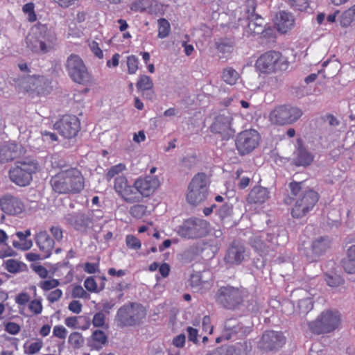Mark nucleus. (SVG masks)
Segmentation results:
<instances>
[{
  "label": "nucleus",
  "mask_w": 355,
  "mask_h": 355,
  "mask_svg": "<svg viewBox=\"0 0 355 355\" xmlns=\"http://www.w3.org/2000/svg\"><path fill=\"white\" fill-rule=\"evenodd\" d=\"M354 20H355V4L343 12L340 22L344 26H347Z\"/></svg>",
  "instance_id": "obj_46"
},
{
  "label": "nucleus",
  "mask_w": 355,
  "mask_h": 355,
  "mask_svg": "<svg viewBox=\"0 0 355 355\" xmlns=\"http://www.w3.org/2000/svg\"><path fill=\"white\" fill-rule=\"evenodd\" d=\"M64 324L73 329L85 331L90 327L91 319L86 315L69 316L64 319Z\"/></svg>",
  "instance_id": "obj_24"
},
{
  "label": "nucleus",
  "mask_w": 355,
  "mask_h": 355,
  "mask_svg": "<svg viewBox=\"0 0 355 355\" xmlns=\"http://www.w3.org/2000/svg\"><path fill=\"white\" fill-rule=\"evenodd\" d=\"M288 5L293 9L304 11L309 6V0H287Z\"/></svg>",
  "instance_id": "obj_56"
},
{
  "label": "nucleus",
  "mask_w": 355,
  "mask_h": 355,
  "mask_svg": "<svg viewBox=\"0 0 355 355\" xmlns=\"http://www.w3.org/2000/svg\"><path fill=\"white\" fill-rule=\"evenodd\" d=\"M302 111L291 105H280L272 109L268 115L270 123L276 125H286L294 123L302 116Z\"/></svg>",
  "instance_id": "obj_11"
},
{
  "label": "nucleus",
  "mask_w": 355,
  "mask_h": 355,
  "mask_svg": "<svg viewBox=\"0 0 355 355\" xmlns=\"http://www.w3.org/2000/svg\"><path fill=\"white\" fill-rule=\"evenodd\" d=\"M114 191L126 203L135 204L143 201L139 189L134 182L130 184L126 176H119L114 180Z\"/></svg>",
  "instance_id": "obj_14"
},
{
  "label": "nucleus",
  "mask_w": 355,
  "mask_h": 355,
  "mask_svg": "<svg viewBox=\"0 0 355 355\" xmlns=\"http://www.w3.org/2000/svg\"><path fill=\"white\" fill-rule=\"evenodd\" d=\"M245 255L244 245L239 241H234L227 250L225 261L232 265H239L244 260Z\"/></svg>",
  "instance_id": "obj_22"
},
{
  "label": "nucleus",
  "mask_w": 355,
  "mask_h": 355,
  "mask_svg": "<svg viewBox=\"0 0 355 355\" xmlns=\"http://www.w3.org/2000/svg\"><path fill=\"white\" fill-rule=\"evenodd\" d=\"M231 120L227 116L219 114L215 117L210 126V130L214 134H227L230 130Z\"/></svg>",
  "instance_id": "obj_26"
},
{
  "label": "nucleus",
  "mask_w": 355,
  "mask_h": 355,
  "mask_svg": "<svg viewBox=\"0 0 355 355\" xmlns=\"http://www.w3.org/2000/svg\"><path fill=\"white\" fill-rule=\"evenodd\" d=\"M342 266L346 272L355 273V245L348 248L347 257L342 261Z\"/></svg>",
  "instance_id": "obj_31"
},
{
  "label": "nucleus",
  "mask_w": 355,
  "mask_h": 355,
  "mask_svg": "<svg viewBox=\"0 0 355 355\" xmlns=\"http://www.w3.org/2000/svg\"><path fill=\"white\" fill-rule=\"evenodd\" d=\"M22 11L24 14L27 15V20L33 23L37 20V15L35 12V5L33 3L30 2L24 4L22 7Z\"/></svg>",
  "instance_id": "obj_50"
},
{
  "label": "nucleus",
  "mask_w": 355,
  "mask_h": 355,
  "mask_svg": "<svg viewBox=\"0 0 355 355\" xmlns=\"http://www.w3.org/2000/svg\"><path fill=\"white\" fill-rule=\"evenodd\" d=\"M215 300L224 309L235 310L244 301V291L230 285L220 286L215 294Z\"/></svg>",
  "instance_id": "obj_7"
},
{
  "label": "nucleus",
  "mask_w": 355,
  "mask_h": 355,
  "mask_svg": "<svg viewBox=\"0 0 355 355\" xmlns=\"http://www.w3.org/2000/svg\"><path fill=\"white\" fill-rule=\"evenodd\" d=\"M66 70L71 79L78 84L86 85L92 81V76L83 60L76 54L70 55L66 61Z\"/></svg>",
  "instance_id": "obj_13"
},
{
  "label": "nucleus",
  "mask_w": 355,
  "mask_h": 355,
  "mask_svg": "<svg viewBox=\"0 0 355 355\" xmlns=\"http://www.w3.org/2000/svg\"><path fill=\"white\" fill-rule=\"evenodd\" d=\"M71 296L74 298L86 299L88 297V294L81 286L76 285L72 289Z\"/></svg>",
  "instance_id": "obj_63"
},
{
  "label": "nucleus",
  "mask_w": 355,
  "mask_h": 355,
  "mask_svg": "<svg viewBox=\"0 0 355 355\" xmlns=\"http://www.w3.org/2000/svg\"><path fill=\"white\" fill-rule=\"evenodd\" d=\"M135 182L143 200L152 196L159 187V180L155 176L139 177Z\"/></svg>",
  "instance_id": "obj_21"
},
{
  "label": "nucleus",
  "mask_w": 355,
  "mask_h": 355,
  "mask_svg": "<svg viewBox=\"0 0 355 355\" xmlns=\"http://www.w3.org/2000/svg\"><path fill=\"white\" fill-rule=\"evenodd\" d=\"M257 69L263 73L286 70L288 62L279 51H269L259 56L256 62Z\"/></svg>",
  "instance_id": "obj_9"
},
{
  "label": "nucleus",
  "mask_w": 355,
  "mask_h": 355,
  "mask_svg": "<svg viewBox=\"0 0 355 355\" xmlns=\"http://www.w3.org/2000/svg\"><path fill=\"white\" fill-rule=\"evenodd\" d=\"M291 193L284 199L286 205H293L291 215L300 219L306 216L318 204L320 195L313 189L303 187V182L293 181L289 183Z\"/></svg>",
  "instance_id": "obj_1"
},
{
  "label": "nucleus",
  "mask_w": 355,
  "mask_h": 355,
  "mask_svg": "<svg viewBox=\"0 0 355 355\" xmlns=\"http://www.w3.org/2000/svg\"><path fill=\"white\" fill-rule=\"evenodd\" d=\"M327 284L331 287H336L343 283V279L339 275H327L325 277Z\"/></svg>",
  "instance_id": "obj_64"
},
{
  "label": "nucleus",
  "mask_w": 355,
  "mask_h": 355,
  "mask_svg": "<svg viewBox=\"0 0 355 355\" xmlns=\"http://www.w3.org/2000/svg\"><path fill=\"white\" fill-rule=\"evenodd\" d=\"M243 327L236 320H228L225 323L224 335L227 340L233 338L234 336L239 334Z\"/></svg>",
  "instance_id": "obj_32"
},
{
  "label": "nucleus",
  "mask_w": 355,
  "mask_h": 355,
  "mask_svg": "<svg viewBox=\"0 0 355 355\" xmlns=\"http://www.w3.org/2000/svg\"><path fill=\"white\" fill-rule=\"evenodd\" d=\"M92 345L101 349L107 342V337L101 330H95L92 334Z\"/></svg>",
  "instance_id": "obj_40"
},
{
  "label": "nucleus",
  "mask_w": 355,
  "mask_h": 355,
  "mask_svg": "<svg viewBox=\"0 0 355 355\" xmlns=\"http://www.w3.org/2000/svg\"><path fill=\"white\" fill-rule=\"evenodd\" d=\"M270 197V192L262 187H255L248 195V202L254 204L265 202Z\"/></svg>",
  "instance_id": "obj_29"
},
{
  "label": "nucleus",
  "mask_w": 355,
  "mask_h": 355,
  "mask_svg": "<svg viewBox=\"0 0 355 355\" xmlns=\"http://www.w3.org/2000/svg\"><path fill=\"white\" fill-rule=\"evenodd\" d=\"M157 37L160 39H164L168 37L171 32V25L168 21L165 18H160L157 20Z\"/></svg>",
  "instance_id": "obj_43"
},
{
  "label": "nucleus",
  "mask_w": 355,
  "mask_h": 355,
  "mask_svg": "<svg viewBox=\"0 0 355 355\" xmlns=\"http://www.w3.org/2000/svg\"><path fill=\"white\" fill-rule=\"evenodd\" d=\"M8 237L5 231L0 229V243L6 244V249L0 252V257H12L15 255V252L10 247L8 246L6 241Z\"/></svg>",
  "instance_id": "obj_45"
},
{
  "label": "nucleus",
  "mask_w": 355,
  "mask_h": 355,
  "mask_svg": "<svg viewBox=\"0 0 355 355\" xmlns=\"http://www.w3.org/2000/svg\"><path fill=\"white\" fill-rule=\"evenodd\" d=\"M311 242L314 253L315 254V259H317V258L319 257L326 250L327 244L322 237L315 239Z\"/></svg>",
  "instance_id": "obj_49"
},
{
  "label": "nucleus",
  "mask_w": 355,
  "mask_h": 355,
  "mask_svg": "<svg viewBox=\"0 0 355 355\" xmlns=\"http://www.w3.org/2000/svg\"><path fill=\"white\" fill-rule=\"evenodd\" d=\"M56 34L46 26L29 33L26 38L27 46L37 53H46L53 50L57 44Z\"/></svg>",
  "instance_id": "obj_3"
},
{
  "label": "nucleus",
  "mask_w": 355,
  "mask_h": 355,
  "mask_svg": "<svg viewBox=\"0 0 355 355\" xmlns=\"http://www.w3.org/2000/svg\"><path fill=\"white\" fill-rule=\"evenodd\" d=\"M44 347V342L41 338H35L28 340L24 344V352L26 355L38 354Z\"/></svg>",
  "instance_id": "obj_30"
},
{
  "label": "nucleus",
  "mask_w": 355,
  "mask_h": 355,
  "mask_svg": "<svg viewBox=\"0 0 355 355\" xmlns=\"http://www.w3.org/2000/svg\"><path fill=\"white\" fill-rule=\"evenodd\" d=\"M38 170V163L32 159L25 158L17 161L8 173L10 180L16 185L26 187L30 184L33 180V174Z\"/></svg>",
  "instance_id": "obj_5"
},
{
  "label": "nucleus",
  "mask_w": 355,
  "mask_h": 355,
  "mask_svg": "<svg viewBox=\"0 0 355 355\" xmlns=\"http://www.w3.org/2000/svg\"><path fill=\"white\" fill-rule=\"evenodd\" d=\"M15 234L19 241H12V245L15 248L26 251L32 248L33 241L29 238L31 235V230L28 229L24 232L19 231Z\"/></svg>",
  "instance_id": "obj_28"
},
{
  "label": "nucleus",
  "mask_w": 355,
  "mask_h": 355,
  "mask_svg": "<svg viewBox=\"0 0 355 355\" xmlns=\"http://www.w3.org/2000/svg\"><path fill=\"white\" fill-rule=\"evenodd\" d=\"M62 295V291L56 288L46 295V300L49 303L53 304L60 300Z\"/></svg>",
  "instance_id": "obj_59"
},
{
  "label": "nucleus",
  "mask_w": 355,
  "mask_h": 355,
  "mask_svg": "<svg viewBox=\"0 0 355 355\" xmlns=\"http://www.w3.org/2000/svg\"><path fill=\"white\" fill-rule=\"evenodd\" d=\"M28 309L33 315H38L41 314L43 311L42 299L38 298L31 300L28 302Z\"/></svg>",
  "instance_id": "obj_48"
},
{
  "label": "nucleus",
  "mask_w": 355,
  "mask_h": 355,
  "mask_svg": "<svg viewBox=\"0 0 355 355\" xmlns=\"http://www.w3.org/2000/svg\"><path fill=\"white\" fill-rule=\"evenodd\" d=\"M26 153L21 144L7 141L0 146V163L4 164L20 158Z\"/></svg>",
  "instance_id": "obj_20"
},
{
  "label": "nucleus",
  "mask_w": 355,
  "mask_h": 355,
  "mask_svg": "<svg viewBox=\"0 0 355 355\" xmlns=\"http://www.w3.org/2000/svg\"><path fill=\"white\" fill-rule=\"evenodd\" d=\"M69 344L74 349L80 348L84 344V338L79 332H72L69 336Z\"/></svg>",
  "instance_id": "obj_47"
},
{
  "label": "nucleus",
  "mask_w": 355,
  "mask_h": 355,
  "mask_svg": "<svg viewBox=\"0 0 355 355\" xmlns=\"http://www.w3.org/2000/svg\"><path fill=\"white\" fill-rule=\"evenodd\" d=\"M233 206L231 204L223 205L217 211V214L221 220L228 218L232 215Z\"/></svg>",
  "instance_id": "obj_57"
},
{
  "label": "nucleus",
  "mask_w": 355,
  "mask_h": 355,
  "mask_svg": "<svg viewBox=\"0 0 355 355\" xmlns=\"http://www.w3.org/2000/svg\"><path fill=\"white\" fill-rule=\"evenodd\" d=\"M239 78V73L232 67H228L223 69L222 79L227 84L234 85L236 83Z\"/></svg>",
  "instance_id": "obj_38"
},
{
  "label": "nucleus",
  "mask_w": 355,
  "mask_h": 355,
  "mask_svg": "<svg viewBox=\"0 0 355 355\" xmlns=\"http://www.w3.org/2000/svg\"><path fill=\"white\" fill-rule=\"evenodd\" d=\"M299 250L300 254L306 258L307 261L313 262L316 261L315 254L314 253L313 248L312 247V242L311 241H304L302 243Z\"/></svg>",
  "instance_id": "obj_36"
},
{
  "label": "nucleus",
  "mask_w": 355,
  "mask_h": 355,
  "mask_svg": "<svg viewBox=\"0 0 355 355\" xmlns=\"http://www.w3.org/2000/svg\"><path fill=\"white\" fill-rule=\"evenodd\" d=\"M313 155L302 144H299L295 153L293 162L297 166H309L313 161Z\"/></svg>",
  "instance_id": "obj_25"
},
{
  "label": "nucleus",
  "mask_w": 355,
  "mask_h": 355,
  "mask_svg": "<svg viewBox=\"0 0 355 355\" xmlns=\"http://www.w3.org/2000/svg\"><path fill=\"white\" fill-rule=\"evenodd\" d=\"M153 0H135L130 5V10L134 12H143L150 8Z\"/></svg>",
  "instance_id": "obj_41"
},
{
  "label": "nucleus",
  "mask_w": 355,
  "mask_h": 355,
  "mask_svg": "<svg viewBox=\"0 0 355 355\" xmlns=\"http://www.w3.org/2000/svg\"><path fill=\"white\" fill-rule=\"evenodd\" d=\"M0 207L5 214L10 216L19 215L26 210L24 201L10 194L4 195L0 198Z\"/></svg>",
  "instance_id": "obj_19"
},
{
  "label": "nucleus",
  "mask_w": 355,
  "mask_h": 355,
  "mask_svg": "<svg viewBox=\"0 0 355 355\" xmlns=\"http://www.w3.org/2000/svg\"><path fill=\"white\" fill-rule=\"evenodd\" d=\"M93 214L91 211L69 213L64 217L67 224L77 231L85 232L93 225Z\"/></svg>",
  "instance_id": "obj_18"
},
{
  "label": "nucleus",
  "mask_w": 355,
  "mask_h": 355,
  "mask_svg": "<svg viewBox=\"0 0 355 355\" xmlns=\"http://www.w3.org/2000/svg\"><path fill=\"white\" fill-rule=\"evenodd\" d=\"M215 46L217 51L222 54L230 53L233 51L234 42L232 38H220L215 42Z\"/></svg>",
  "instance_id": "obj_33"
},
{
  "label": "nucleus",
  "mask_w": 355,
  "mask_h": 355,
  "mask_svg": "<svg viewBox=\"0 0 355 355\" xmlns=\"http://www.w3.org/2000/svg\"><path fill=\"white\" fill-rule=\"evenodd\" d=\"M294 18L292 15L285 11H281L277 16L276 26L279 32L286 33L294 26Z\"/></svg>",
  "instance_id": "obj_27"
},
{
  "label": "nucleus",
  "mask_w": 355,
  "mask_h": 355,
  "mask_svg": "<svg viewBox=\"0 0 355 355\" xmlns=\"http://www.w3.org/2000/svg\"><path fill=\"white\" fill-rule=\"evenodd\" d=\"M60 8L67 9L77 5L81 0H51Z\"/></svg>",
  "instance_id": "obj_61"
},
{
  "label": "nucleus",
  "mask_w": 355,
  "mask_h": 355,
  "mask_svg": "<svg viewBox=\"0 0 355 355\" xmlns=\"http://www.w3.org/2000/svg\"><path fill=\"white\" fill-rule=\"evenodd\" d=\"M35 241L41 255L48 258L51 254L55 245L53 239L46 230H40L35 234Z\"/></svg>",
  "instance_id": "obj_23"
},
{
  "label": "nucleus",
  "mask_w": 355,
  "mask_h": 355,
  "mask_svg": "<svg viewBox=\"0 0 355 355\" xmlns=\"http://www.w3.org/2000/svg\"><path fill=\"white\" fill-rule=\"evenodd\" d=\"M252 247L260 253H265L268 251V246L261 236H254L251 241Z\"/></svg>",
  "instance_id": "obj_52"
},
{
  "label": "nucleus",
  "mask_w": 355,
  "mask_h": 355,
  "mask_svg": "<svg viewBox=\"0 0 355 355\" xmlns=\"http://www.w3.org/2000/svg\"><path fill=\"white\" fill-rule=\"evenodd\" d=\"M153 86L154 84L152 78L150 76L145 74L140 75L136 83L137 91L141 93L142 95L144 94V92L146 91L152 90Z\"/></svg>",
  "instance_id": "obj_35"
},
{
  "label": "nucleus",
  "mask_w": 355,
  "mask_h": 355,
  "mask_svg": "<svg viewBox=\"0 0 355 355\" xmlns=\"http://www.w3.org/2000/svg\"><path fill=\"white\" fill-rule=\"evenodd\" d=\"M248 28L251 34L258 35L264 30L263 25V19L259 15H256L253 18L248 19Z\"/></svg>",
  "instance_id": "obj_34"
},
{
  "label": "nucleus",
  "mask_w": 355,
  "mask_h": 355,
  "mask_svg": "<svg viewBox=\"0 0 355 355\" xmlns=\"http://www.w3.org/2000/svg\"><path fill=\"white\" fill-rule=\"evenodd\" d=\"M340 315L337 311L327 310L322 311L313 321L308 324L312 334L320 335L334 331L340 324Z\"/></svg>",
  "instance_id": "obj_6"
},
{
  "label": "nucleus",
  "mask_w": 355,
  "mask_h": 355,
  "mask_svg": "<svg viewBox=\"0 0 355 355\" xmlns=\"http://www.w3.org/2000/svg\"><path fill=\"white\" fill-rule=\"evenodd\" d=\"M209 184L207 175L198 173L193 176L188 186L187 201L192 205H197L205 201L208 195Z\"/></svg>",
  "instance_id": "obj_8"
},
{
  "label": "nucleus",
  "mask_w": 355,
  "mask_h": 355,
  "mask_svg": "<svg viewBox=\"0 0 355 355\" xmlns=\"http://www.w3.org/2000/svg\"><path fill=\"white\" fill-rule=\"evenodd\" d=\"M125 243L129 248L139 250L141 247V243L139 239L132 234H128L125 237Z\"/></svg>",
  "instance_id": "obj_58"
},
{
  "label": "nucleus",
  "mask_w": 355,
  "mask_h": 355,
  "mask_svg": "<svg viewBox=\"0 0 355 355\" xmlns=\"http://www.w3.org/2000/svg\"><path fill=\"white\" fill-rule=\"evenodd\" d=\"M3 266L8 272L14 274L23 271L26 267L25 263L13 259L5 261Z\"/></svg>",
  "instance_id": "obj_37"
},
{
  "label": "nucleus",
  "mask_w": 355,
  "mask_h": 355,
  "mask_svg": "<svg viewBox=\"0 0 355 355\" xmlns=\"http://www.w3.org/2000/svg\"><path fill=\"white\" fill-rule=\"evenodd\" d=\"M297 306L302 313H307L313 308V302L311 298L306 297L298 301Z\"/></svg>",
  "instance_id": "obj_51"
},
{
  "label": "nucleus",
  "mask_w": 355,
  "mask_h": 355,
  "mask_svg": "<svg viewBox=\"0 0 355 355\" xmlns=\"http://www.w3.org/2000/svg\"><path fill=\"white\" fill-rule=\"evenodd\" d=\"M105 319L103 312H98L94 314L92 322L95 327H103L105 325Z\"/></svg>",
  "instance_id": "obj_60"
},
{
  "label": "nucleus",
  "mask_w": 355,
  "mask_h": 355,
  "mask_svg": "<svg viewBox=\"0 0 355 355\" xmlns=\"http://www.w3.org/2000/svg\"><path fill=\"white\" fill-rule=\"evenodd\" d=\"M19 92L28 94L31 97L46 96L51 92L50 82L44 76H27L16 82Z\"/></svg>",
  "instance_id": "obj_4"
},
{
  "label": "nucleus",
  "mask_w": 355,
  "mask_h": 355,
  "mask_svg": "<svg viewBox=\"0 0 355 355\" xmlns=\"http://www.w3.org/2000/svg\"><path fill=\"white\" fill-rule=\"evenodd\" d=\"M127 168L125 164L119 163L111 166L107 169L105 173V179L110 182L112 179L121 176L120 174L126 171ZM121 176H123V175Z\"/></svg>",
  "instance_id": "obj_39"
},
{
  "label": "nucleus",
  "mask_w": 355,
  "mask_h": 355,
  "mask_svg": "<svg viewBox=\"0 0 355 355\" xmlns=\"http://www.w3.org/2000/svg\"><path fill=\"white\" fill-rule=\"evenodd\" d=\"M261 136L254 130L249 129L241 131L236 137L235 145L240 155H245L252 153L259 145Z\"/></svg>",
  "instance_id": "obj_15"
},
{
  "label": "nucleus",
  "mask_w": 355,
  "mask_h": 355,
  "mask_svg": "<svg viewBox=\"0 0 355 355\" xmlns=\"http://www.w3.org/2000/svg\"><path fill=\"white\" fill-rule=\"evenodd\" d=\"M84 286L87 291L91 293H98L104 288V285L101 286L100 289L98 288L97 283L93 277H88L85 279Z\"/></svg>",
  "instance_id": "obj_54"
},
{
  "label": "nucleus",
  "mask_w": 355,
  "mask_h": 355,
  "mask_svg": "<svg viewBox=\"0 0 355 355\" xmlns=\"http://www.w3.org/2000/svg\"><path fill=\"white\" fill-rule=\"evenodd\" d=\"M129 212L133 218L140 219L146 215L147 206L140 204V202L137 203L130 207Z\"/></svg>",
  "instance_id": "obj_44"
},
{
  "label": "nucleus",
  "mask_w": 355,
  "mask_h": 355,
  "mask_svg": "<svg viewBox=\"0 0 355 355\" xmlns=\"http://www.w3.org/2000/svg\"><path fill=\"white\" fill-rule=\"evenodd\" d=\"M210 224L205 219L190 218L185 220L178 231V234L185 239H196L206 236L209 232Z\"/></svg>",
  "instance_id": "obj_12"
},
{
  "label": "nucleus",
  "mask_w": 355,
  "mask_h": 355,
  "mask_svg": "<svg viewBox=\"0 0 355 355\" xmlns=\"http://www.w3.org/2000/svg\"><path fill=\"white\" fill-rule=\"evenodd\" d=\"M146 316L145 308L138 303H129L121 306L117 311V321L121 327L139 324Z\"/></svg>",
  "instance_id": "obj_10"
},
{
  "label": "nucleus",
  "mask_w": 355,
  "mask_h": 355,
  "mask_svg": "<svg viewBox=\"0 0 355 355\" xmlns=\"http://www.w3.org/2000/svg\"><path fill=\"white\" fill-rule=\"evenodd\" d=\"M127 67L129 74H135L139 69V60L135 55L127 57Z\"/></svg>",
  "instance_id": "obj_55"
},
{
  "label": "nucleus",
  "mask_w": 355,
  "mask_h": 355,
  "mask_svg": "<svg viewBox=\"0 0 355 355\" xmlns=\"http://www.w3.org/2000/svg\"><path fill=\"white\" fill-rule=\"evenodd\" d=\"M286 344V337L281 331H266L259 342V347L266 352L277 351Z\"/></svg>",
  "instance_id": "obj_17"
},
{
  "label": "nucleus",
  "mask_w": 355,
  "mask_h": 355,
  "mask_svg": "<svg viewBox=\"0 0 355 355\" xmlns=\"http://www.w3.org/2000/svg\"><path fill=\"white\" fill-rule=\"evenodd\" d=\"M54 128L65 139L75 138L80 130V121L73 114L62 115L54 124Z\"/></svg>",
  "instance_id": "obj_16"
},
{
  "label": "nucleus",
  "mask_w": 355,
  "mask_h": 355,
  "mask_svg": "<svg viewBox=\"0 0 355 355\" xmlns=\"http://www.w3.org/2000/svg\"><path fill=\"white\" fill-rule=\"evenodd\" d=\"M53 336L61 340H64L67 336V330L62 325H55L53 329Z\"/></svg>",
  "instance_id": "obj_62"
},
{
  "label": "nucleus",
  "mask_w": 355,
  "mask_h": 355,
  "mask_svg": "<svg viewBox=\"0 0 355 355\" xmlns=\"http://www.w3.org/2000/svg\"><path fill=\"white\" fill-rule=\"evenodd\" d=\"M60 282L58 279H51L41 281L38 286L44 292H46L56 288L60 285Z\"/></svg>",
  "instance_id": "obj_53"
},
{
  "label": "nucleus",
  "mask_w": 355,
  "mask_h": 355,
  "mask_svg": "<svg viewBox=\"0 0 355 355\" xmlns=\"http://www.w3.org/2000/svg\"><path fill=\"white\" fill-rule=\"evenodd\" d=\"M256 8V0H246L244 4L241 7V9H242V11L245 12V17L248 19L258 15L255 13Z\"/></svg>",
  "instance_id": "obj_42"
},
{
  "label": "nucleus",
  "mask_w": 355,
  "mask_h": 355,
  "mask_svg": "<svg viewBox=\"0 0 355 355\" xmlns=\"http://www.w3.org/2000/svg\"><path fill=\"white\" fill-rule=\"evenodd\" d=\"M49 183L58 195H77L84 190L85 178L77 167H70L52 175Z\"/></svg>",
  "instance_id": "obj_2"
}]
</instances>
